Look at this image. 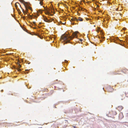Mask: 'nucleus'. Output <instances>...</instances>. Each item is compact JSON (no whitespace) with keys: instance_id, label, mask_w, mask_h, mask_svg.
<instances>
[{"instance_id":"obj_1","label":"nucleus","mask_w":128,"mask_h":128,"mask_svg":"<svg viewBox=\"0 0 128 128\" xmlns=\"http://www.w3.org/2000/svg\"><path fill=\"white\" fill-rule=\"evenodd\" d=\"M78 33L77 32H74L72 34L73 37L68 36L67 34H63L61 37V40H62L63 41L65 42L64 44H65L70 43V40L72 39L74 37H76V34Z\"/></svg>"},{"instance_id":"obj_2","label":"nucleus","mask_w":128,"mask_h":128,"mask_svg":"<svg viewBox=\"0 0 128 128\" xmlns=\"http://www.w3.org/2000/svg\"><path fill=\"white\" fill-rule=\"evenodd\" d=\"M17 67L14 66V68L15 70V71H17L18 72H20L21 71V70L20 68L21 67V65L19 64H18L17 65Z\"/></svg>"},{"instance_id":"obj_3","label":"nucleus","mask_w":128,"mask_h":128,"mask_svg":"<svg viewBox=\"0 0 128 128\" xmlns=\"http://www.w3.org/2000/svg\"><path fill=\"white\" fill-rule=\"evenodd\" d=\"M25 6L26 9L27 11H28V9L27 7L26 6V5H28L30 4V3H28L27 2H25L24 0H19Z\"/></svg>"},{"instance_id":"obj_4","label":"nucleus","mask_w":128,"mask_h":128,"mask_svg":"<svg viewBox=\"0 0 128 128\" xmlns=\"http://www.w3.org/2000/svg\"><path fill=\"white\" fill-rule=\"evenodd\" d=\"M50 9L48 8H46L45 10V12L46 14L48 15L52 16L53 14H50Z\"/></svg>"},{"instance_id":"obj_5","label":"nucleus","mask_w":128,"mask_h":128,"mask_svg":"<svg viewBox=\"0 0 128 128\" xmlns=\"http://www.w3.org/2000/svg\"><path fill=\"white\" fill-rule=\"evenodd\" d=\"M107 90L108 92H112L114 90V89L110 87H108L107 88Z\"/></svg>"},{"instance_id":"obj_6","label":"nucleus","mask_w":128,"mask_h":128,"mask_svg":"<svg viewBox=\"0 0 128 128\" xmlns=\"http://www.w3.org/2000/svg\"><path fill=\"white\" fill-rule=\"evenodd\" d=\"M18 5H19L20 6V8H21L22 9V8H21V6L20 5V4L18 2H16L15 4V7L16 8H17V10L18 11V10H19V9H17V7H18Z\"/></svg>"},{"instance_id":"obj_7","label":"nucleus","mask_w":128,"mask_h":128,"mask_svg":"<svg viewBox=\"0 0 128 128\" xmlns=\"http://www.w3.org/2000/svg\"><path fill=\"white\" fill-rule=\"evenodd\" d=\"M123 108V107L121 106H118V107L117 109L119 111H121Z\"/></svg>"},{"instance_id":"obj_8","label":"nucleus","mask_w":128,"mask_h":128,"mask_svg":"<svg viewBox=\"0 0 128 128\" xmlns=\"http://www.w3.org/2000/svg\"><path fill=\"white\" fill-rule=\"evenodd\" d=\"M28 5H26V7H27V8L28 9V11H27L26 9V10L27 12H28V9H29L30 10H32V8L30 7Z\"/></svg>"},{"instance_id":"obj_9","label":"nucleus","mask_w":128,"mask_h":128,"mask_svg":"<svg viewBox=\"0 0 128 128\" xmlns=\"http://www.w3.org/2000/svg\"><path fill=\"white\" fill-rule=\"evenodd\" d=\"M113 73L114 75L120 74H121V73H120V72L119 71L114 72Z\"/></svg>"},{"instance_id":"obj_10","label":"nucleus","mask_w":128,"mask_h":128,"mask_svg":"<svg viewBox=\"0 0 128 128\" xmlns=\"http://www.w3.org/2000/svg\"><path fill=\"white\" fill-rule=\"evenodd\" d=\"M44 20L46 22H50V21L49 20H48L47 18H44Z\"/></svg>"},{"instance_id":"obj_11","label":"nucleus","mask_w":128,"mask_h":128,"mask_svg":"<svg viewBox=\"0 0 128 128\" xmlns=\"http://www.w3.org/2000/svg\"><path fill=\"white\" fill-rule=\"evenodd\" d=\"M77 22H78V21H82L83 20V19L82 18L80 17H79L78 18V19H77Z\"/></svg>"},{"instance_id":"obj_12","label":"nucleus","mask_w":128,"mask_h":128,"mask_svg":"<svg viewBox=\"0 0 128 128\" xmlns=\"http://www.w3.org/2000/svg\"><path fill=\"white\" fill-rule=\"evenodd\" d=\"M72 20L73 21H77V19L76 18H72Z\"/></svg>"},{"instance_id":"obj_13","label":"nucleus","mask_w":128,"mask_h":128,"mask_svg":"<svg viewBox=\"0 0 128 128\" xmlns=\"http://www.w3.org/2000/svg\"><path fill=\"white\" fill-rule=\"evenodd\" d=\"M113 114L116 115L117 114V112L116 111H114L112 112Z\"/></svg>"},{"instance_id":"obj_14","label":"nucleus","mask_w":128,"mask_h":128,"mask_svg":"<svg viewBox=\"0 0 128 128\" xmlns=\"http://www.w3.org/2000/svg\"><path fill=\"white\" fill-rule=\"evenodd\" d=\"M126 96L128 97V92L126 93Z\"/></svg>"},{"instance_id":"obj_15","label":"nucleus","mask_w":128,"mask_h":128,"mask_svg":"<svg viewBox=\"0 0 128 128\" xmlns=\"http://www.w3.org/2000/svg\"><path fill=\"white\" fill-rule=\"evenodd\" d=\"M22 10H23V11L24 12V14H26L27 12H24V10L23 9H22Z\"/></svg>"},{"instance_id":"obj_16","label":"nucleus","mask_w":128,"mask_h":128,"mask_svg":"<svg viewBox=\"0 0 128 128\" xmlns=\"http://www.w3.org/2000/svg\"><path fill=\"white\" fill-rule=\"evenodd\" d=\"M20 62L19 61H18L16 63V64L17 65V64H19V63H20Z\"/></svg>"},{"instance_id":"obj_17","label":"nucleus","mask_w":128,"mask_h":128,"mask_svg":"<svg viewBox=\"0 0 128 128\" xmlns=\"http://www.w3.org/2000/svg\"><path fill=\"white\" fill-rule=\"evenodd\" d=\"M40 4L41 5H42V3L41 2H40Z\"/></svg>"},{"instance_id":"obj_18","label":"nucleus","mask_w":128,"mask_h":128,"mask_svg":"<svg viewBox=\"0 0 128 128\" xmlns=\"http://www.w3.org/2000/svg\"><path fill=\"white\" fill-rule=\"evenodd\" d=\"M29 18L30 19H32V16H30V17H29Z\"/></svg>"},{"instance_id":"obj_19","label":"nucleus","mask_w":128,"mask_h":128,"mask_svg":"<svg viewBox=\"0 0 128 128\" xmlns=\"http://www.w3.org/2000/svg\"><path fill=\"white\" fill-rule=\"evenodd\" d=\"M126 28H123V30H126Z\"/></svg>"},{"instance_id":"obj_20","label":"nucleus","mask_w":128,"mask_h":128,"mask_svg":"<svg viewBox=\"0 0 128 128\" xmlns=\"http://www.w3.org/2000/svg\"><path fill=\"white\" fill-rule=\"evenodd\" d=\"M48 90L47 89H45V91L46 92H48Z\"/></svg>"},{"instance_id":"obj_21","label":"nucleus","mask_w":128,"mask_h":128,"mask_svg":"<svg viewBox=\"0 0 128 128\" xmlns=\"http://www.w3.org/2000/svg\"><path fill=\"white\" fill-rule=\"evenodd\" d=\"M33 24H36V22H33Z\"/></svg>"},{"instance_id":"obj_22","label":"nucleus","mask_w":128,"mask_h":128,"mask_svg":"<svg viewBox=\"0 0 128 128\" xmlns=\"http://www.w3.org/2000/svg\"><path fill=\"white\" fill-rule=\"evenodd\" d=\"M97 7H99V6L98 5H97Z\"/></svg>"},{"instance_id":"obj_23","label":"nucleus","mask_w":128,"mask_h":128,"mask_svg":"<svg viewBox=\"0 0 128 128\" xmlns=\"http://www.w3.org/2000/svg\"><path fill=\"white\" fill-rule=\"evenodd\" d=\"M86 20H89V19L88 18H86Z\"/></svg>"},{"instance_id":"obj_24","label":"nucleus","mask_w":128,"mask_h":128,"mask_svg":"<svg viewBox=\"0 0 128 128\" xmlns=\"http://www.w3.org/2000/svg\"><path fill=\"white\" fill-rule=\"evenodd\" d=\"M102 38H105V37H102Z\"/></svg>"},{"instance_id":"obj_25","label":"nucleus","mask_w":128,"mask_h":128,"mask_svg":"<svg viewBox=\"0 0 128 128\" xmlns=\"http://www.w3.org/2000/svg\"><path fill=\"white\" fill-rule=\"evenodd\" d=\"M121 72H123L124 73V72L122 70H121Z\"/></svg>"},{"instance_id":"obj_26","label":"nucleus","mask_w":128,"mask_h":128,"mask_svg":"<svg viewBox=\"0 0 128 128\" xmlns=\"http://www.w3.org/2000/svg\"><path fill=\"white\" fill-rule=\"evenodd\" d=\"M28 72H26L25 73H28Z\"/></svg>"},{"instance_id":"obj_27","label":"nucleus","mask_w":128,"mask_h":128,"mask_svg":"<svg viewBox=\"0 0 128 128\" xmlns=\"http://www.w3.org/2000/svg\"><path fill=\"white\" fill-rule=\"evenodd\" d=\"M121 14H119V15H120V16H121Z\"/></svg>"},{"instance_id":"obj_28","label":"nucleus","mask_w":128,"mask_h":128,"mask_svg":"<svg viewBox=\"0 0 128 128\" xmlns=\"http://www.w3.org/2000/svg\"><path fill=\"white\" fill-rule=\"evenodd\" d=\"M80 41H82V40H81V39H80Z\"/></svg>"},{"instance_id":"obj_29","label":"nucleus","mask_w":128,"mask_h":128,"mask_svg":"<svg viewBox=\"0 0 128 128\" xmlns=\"http://www.w3.org/2000/svg\"><path fill=\"white\" fill-rule=\"evenodd\" d=\"M41 0V1H42L43 0Z\"/></svg>"},{"instance_id":"obj_30","label":"nucleus","mask_w":128,"mask_h":128,"mask_svg":"<svg viewBox=\"0 0 128 128\" xmlns=\"http://www.w3.org/2000/svg\"><path fill=\"white\" fill-rule=\"evenodd\" d=\"M28 70H26V71H28Z\"/></svg>"}]
</instances>
